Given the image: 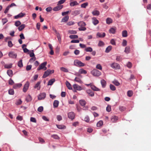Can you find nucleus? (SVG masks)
Here are the masks:
<instances>
[{
    "mask_svg": "<svg viewBox=\"0 0 151 151\" xmlns=\"http://www.w3.org/2000/svg\"><path fill=\"white\" fill-rule=\"evenodd\" d=\"M74 64L75 66L78 67H83L85 65V64L78 60H74Z\"/></svg>",
    "mask_w": 151,
    "mask_h": 151,
    "instance_id": "nucleus-1",
    "label": "nucleus"
},
{
    "mask_svg": "<svg viewBox=\"0 0 151 151\" xmlns=\"http://www.w3.org/2000/svg\"><path fill=\"white\" fill-rule=\"evenodd\" d=\"M47 64L46 62H45L41 63L37 68V70H40L41 69H43L44 70H46L47 69V68L46 67Z\"/></svg>",
    "mask_w": 151,
    "mask_h": 151,
    "instance_id": "nucleus-2",
    "label": "nucleus"
},
{
    "mask_svg": "<svg viewBox=\"0 0 151 151\" xmlns=\"http://www.w3.org/2000/svg\"><path fill=\"white\" fill-rule=\"evenodd\" d=\"M91 73L93 75L96 76H99L101 74V73L100 71L96 69H94L92 70Z\"/></svg>",
    "mask_w": 151,
    "mask_h": 151,
    "instance_id": "nucleus-3",
    "label": "nucleus"
},
{
    "mask_svg": "<svg viewBox=\"0 0 151 151\" xmlns=\"http://www.w3.org/2000/svg\"><path fill=\"white\" fill-rule=\"evenodd\" d=\"M111 67L114 69H119L120 68L119 65L116 63H113L110 64Z\"/></svg>",
    "mask_w": 151,
    "mask_h": 151,
    "instance_id": "nucleus-4",
    "label": "nucleus"
},
{
    "mask_svg": "<svg viewBox=\"0 0 151 151\" xmlns=\"http://www.w3.org/2000/svg\"><path fill=\"white\" fill-rule=\"evenodd\" d=\"M54 72V70H50V69L48 70L45 72L43 76V78H45L48 76L50 73H53Z\"/></svg>",
    "mask_w": 151,
    "mask_h": 151,
    "instance_id": "nucleus-5",
    "label": "nucleus"
},
{
    "mask_svg": "<svg viewBox=\"0 0 151 151\" xmlns=\"http://www.w3.org/2000/svg\"><path fill=\"white\" fill-rule=\"evenodd\" d=\"M75 75L78 76L79 77H76L74 79V81H76L78 83H82L83 82H82L81 78H82V76L80 74L78 75L77 73H76L75 74Z\"/></svg>",
    "mask_w": 151,
    "mask_h": 151,
    "instance_id": "nucleus-6",
    "label": "nucleus"
},
{
    "mask_svg": "<svg viewBox=\"0 0 151 151\" xmlns=\"http://www.w3.org/2000/svg\"><path fill=\"white\" fill-rule=\"evenodd\" d=\"M46 94L45 93H40L37 96L38 99L41 100L44 99L46 97Z\"/></svg>",
    "mask_w": 151,
    "mask_h": 151,
    "instance_id": "nucleus-7",
    "label": "nucleus"
},
{
    "mask_svg": "<svg viewBox=\"0 0 151 151\" xmlns=\"http://www.w3.org/2000/svg\"><path fill=\"white\" fill-rule=\"evenodd\" d=\"M29 86V83L28 81H27L26 83L24 85V87L23 89V91L24 92H26L28 90Z\"/></svg>",
    "mask_w": 151,
    "mask_h": 151,
    "instance_id": "nucleus-8",
    "label": "nucleus"
},
{
    "mask_svg": "<svg viewBox=\"0 0 151 151\" xmlns=\"http://www.w3.org/2000/svg\"><path fill=\"white\" fill-rule=\"evenodd\" d=\"M68 117L71 120L73 119L75 116L74 113L73 112H71L68 113Z\"/></svg>",
    "mask_w": 151,
    "mask_h": 151,
    "instance_id": "nucleus-9",
    "label": "nucleus"
},
{
    "mask_svg": "<svg viewBox=\"0 0 151 151\" xmlns=\"http://www.w3.org/2000/svg\"><path fill=\"white\" fill-rule=\"evenodd\" d=\"M25 15V13L21 12L18 14L14 16V18L15 19H18L19 18L23 17Z\"/></svg>",
    "mask_w": 151,
    "mask_h": 151,
    "instance_id": "nucleus-10",
    "label": "nucleus"
},
{
    "mask_svg": "<svg viewBox=\"0 0 151 151\" xmlns=\"http://www.w3.org/2000/svg\"><path fill=\"white\" fill-rule=\"evenodd\" d=\"M73 87L75 89L78 91H81L83 89L81 86L76 84H74L73 86Z\"/></svg>",
    "mask_w": 151,
    "mask_h": 151,
    "instance_id": "nucleus-11",
    "label": "nucleus"
},
{
    "mask_svg": "<svg viewBox=\"0 0 151 151\" xmlns=\"http://www.w3.org/2000/svg\"><path fill=\"white\" fill-rule=\"evenodd\" d=\"M9 56L11 58H17V54L14 52H10L9 54Z\"/></svg>",
    "mask_w": 151,
    "mask_h": 151,
    "instance_id": "nucleus-12",
    "label": "nucleus"
},
{
    "mask_svg": "<svg viewBox=\"0 0 151 151\" xmlns=\"http://www.w3.org/2000/svg\"><path fill=\"white\" fill-rule=\"evenodd\" d=\"M63 7L62 5H58V6L55 7L53 9V10L55 11H58L61 9Z\"/></svg>",
    "mask_w": 151,
    "mask_h": 151,
    "instance_id": "nucleus-13",
    "label": "nucleus"
},
{
    "mask_svg": "<svg viewBox=\"0 0 151 151\" xmlns=\"http://www.w3.org/2000/svg\"><path fill=\"white\" fill-rule=\"evenodd\" d=\"M86 92L91 97L93 96L94 94V92H92L90 89H88L86 91Z\"/></svg>",
    "mask_w": 151,
    "mask_h": 151,
    "instance_id": "nucleus-14",
    "label": "nucleus"
},
{
    "mask_svg": "<svg viewBox=\"0 0 151 151\" xmlns=\"http://www.w3.org/2000/svg\"><path fill=\"white\" fill-rule=\"evenodd\" d=\"M106 34L104 32H98L96 34V36L98 37H104L105 36Z\"/></svg>",
    "mask_w": 151,
    "mask_h": 151,
    "instance_id": "nucleus-15",
    "label": "nucleus"
},
{
    "mask_svg": "<svg viewBox=\"0 0 151 151\" xmlns=\"http://www.w3.org/2000/svg\"><path fill=\"white\" fill-rule=\"evenodd\" d=\"M92 23L94 25H96L99 23L98 19L95 17H93L92 18Z\"/></svg>",
    "mask_w": 151,
    "mask_h": 151,
    "instance_id": "nucleus-16",
    "label": "nucleus"
},
{
    "mask_svg": "<svg viewBox=\"0 0 151 151\" xmlns=\"http://www.w3.org/2000/svg\"><path fill=\"white\" fill-rule=\"evenodd\" d=\"M40 82L39 81L34 86V88L36 89L37 90H40Z\"/></svg>",
    "mask_w": 151,
    "mask_h": 151,
    "instance_id": "nucleus-17",
    "label": "nucleus"
},
{
    "mask_svg": "<svg viewBox=\"0 0 151 151\" xmlns=\"http://www.w3.org/2000/svg\"><path fill=\"white\" fill-rule=\"evenodd\" d=\"M69 18V16H66L62 19L61 22H66L68 20Z\"/></svg>",
    "mask_w": 151,
    "mask_h": 151,
    "instance_id": "nucleus-18",
    "label": "nucleus"
},
{
    "mask_svg": "<svg viewBox=\"0 0 151 151\" xmlns=\"http://www.w3.org/2000/svg\"><path fill=\"white\" fill-rule=\"evenodd\" d=\"M91 88L94 91H100V89L96 87L95 86L93 85H91Z\"/></svg>",
    "mask_w": 151,
    "mask_h": 151,
    "instance_id": "nucleus-19",
    "label": "nucleus"
},
{
    "mask_svg": "<svg viewBox=\"0 0 151 151\" xmlns=\"http://www.w3.org/2000/svg\"><path fill=\"white\" fill-rule=\"evenodd\" d=\"M118 119V117L115 116H113L111 118V119L112 122H116Z\"/></svg>",
    "mask_w": 151,
    "mask_h": 151,
    "instance_id": "nucleus-20",
    "label": "nucleus"
},
{
    "mask_svg": "<svg viewBox=\"0 0 151 151\" xmlns=\"http://www.w3.org/2000/svg\"><path fill=\"white\" fill-rule=\"evenodd\" d=\"M59 104V102L58 101L55 100L54 101L53 105L54 108H57Z\"/></svg>",
    "mask_w": 151,
    "mask_h": 151,
    "instance_id": "nucleus-21",
    "label": "nucleus"
},
{
    "mask_svg": "<svg viewBox=\"0 0 151 151\" xmlns=\"http://www.w3.org/2000/svg\"><path fill=\"white\" fill-rule=\"evenodd\" d=\"M78 3L76 1H72L70 3V6H75L78 5Z\"/></svg>",
    "mask_w": 151,
    "mask_h": 151,
    "instance_id": "nucleus-22",
    "label": "nucleus"
},
{
    "mask_svg": "<svg viewBox=\"0 0 151 151\" xmlns=\"http://www.w3.org/2000/svg\"><path fill=\"white\" fill-rule=\"evenodd\" d=\"M101 83L103 88L105 87L106 85V82L104 79L101 80Z\"/></svg>",
    "mask_w": 151,
    "mask_h": 151,
    "instance_id": "nucleus-23",
    "label": "nucleus"
},
{
    "mask_svg": "<svg viewBox=\"0 0 151 151\" xmlns=\"http://www.w3.org/2000/svg\"><path fill=\"white\" fill-rule=\"evenodd\" d=\"M80 14V11L78 10H75L73 11L72 13V15L75 16Z\"/></svg>",
    "mask_w": 151,
    "mask_h": 151,
    "instance_id": "nucleus-24",
    "label": "nucleus"
},
{
    "mask_svg": "<svg viewBox=\"0 0 151 151\" xmlns=\"http://www.w3.org/2000/svg\"><path fill=\"white\" fill-rule=\"evenodd\" d=\"M92 14L94 16H98L99 15L100 12L98 11L94 10L92 12Z\"/></svg>",
    "mask_w": 151,
    "mask_h": 151,
    "instance_id": "nucleus-25",
    "label": "nucleus"
},
{
    "mask_svg": "<svg viewBox=\"0 0 151 151\" xmlns=\"http://www.w3.org/2000/svg\"><path fill=\"white\" fill-rule=\"evenodd\" d=\"M65 84L68 89L70 90H71L72 89V87L71 84L68 81H66Z\"/></svg>",
    "mask_w": 151,
    "mask_h": 151,
    "instance_id": "nucleus-26",
    "label": "nucleus"
},
{
    "mask_svg": "<svg viewBox=\"0 0 151 151\" xmlns=\"http://www.w3.org/2000/svg\"><path fill=\"white\" fill-rule=\"evenodd\" d=\"M56 126L58 128L60 129H65L66 128V127L63 125L56 124Z\"/></svg>",
    "mask_w": 151,
    "mask_h": 151,
    "instance_id": "nucleus-27",
    "label": "nucleus"
},
{
    "mask_svg": "<svg viewBox=\"0 0 151 151\" xmlns=\"http://www.w3.org/2000/svg\"><path fill=\"white\" fill-rule=\"evenodd\" d=\"M79 73L80 74H86L87 73V71L83 69H81L79 70Z\"/></svg>",
    "mask_w": 151,
    "mask_h": 151,
    "instance_id": "nucleus-28",
    "label": "nucleus"
},
{
    "mask_svg": "<svg viewBox=\"0 0 151 151\" xmlns=\"http://www.w3.org/2000/svg\"><path fill=\"white\" fill-rule=\"evenodd\" d=\"M116 28H111L109 30V32L110 33L114 34L115 32Z\"/></svg>",
    "mask_w": 151,
    "mask_h": 151,
    "instance_id": "nucleus-29",
    "label": "nucleus"
},
{
    "mask_svg": "<svg viewBox=\"0 0 151 151\" xmlns=\"http://www.w3.org/2000/svg\"><path fill=\"white\" fill-rule=\"evenodd\" d=\"M22 85V84L20 83L16 84L13 86V87L14 89H16L18 88L21 87Z\"/></svg>",
    "mask_w": 151,
    "mask_h": 151,
    "instance_id": "nucleus-30",
    "label": "nucleus"
},
{
    "mask_svg": "<svg viewBox=\"0 0 151 151\" xmlns=\"http://www.w3.org/2000/svg\"><path fill=\"white\" fill-rule=\"evenodd\" d=\"M78 26L80 27L85 26L86 25L85 23L83 21L78 22Z\"/></svg>",
    "mask_w": 151,
    "mask_h": 151,
    "instance_id": "nucleus-31",
    "label": "nucleus"
},
{
    "mask_svg": "<svg viewBox=\"0 0 151 151\" xmlns=\"http://www.w3.org/2000/svg\"><path fill=\"white\" fill-rule=\"evenodd\" d=\"M55 80L54 78H52L48 82L47 85H52L54 82L55 81Z\"/></svg>",
    "mask_w": 151,
    "mask_h": 151,
    "instance_id": "nucleus-32",
    "label": "nucleus"
},
{
    "mask_svg": "<svg viewBox=\"0 0 151 151\" xmlns=\"http://www.w3.org/2000/svg\"><path fill=\"white\" fill-rule=\"evenodd\" d=\"M103 122L102 121H99L96 124L97 127H100L101 126L103 125Z\"/></svg>",
    "mask_w": 151,
    "mask_h": 151,
    "instance_id": "nucleus-33",
    "label": "nucleus"
},
{
    "mask_svg": "<svg viewBox=\"0 0 151 151\" xmlns=\"http://www.w3.org/2000/svg\"><path fill=\"white\" fill-rule=\"evenodd\" d=\"M80 104L82 106H84L86 104V101L83 100H81L79 101Z\"/></svg>",
    "mask_w": 151,
    "mask_h": 151,
    "instance_id": "nucleus-34",
    "label": "nucleus"
},
{
    "mask_svg": "<svg viewBox=\"0 0 151 151\" xmlns=\"http://www.w3.org/2000/svg\"><path fill=\"white\" fill-rule=\"evenodd\" d=\"M60 70L63 72H66V73L68 72V69H67L66 68H65L64 67H61L60 68Z\"/></svg>",
    "mask_w": 151,
    "mask_h": 151,
    "instance_id": "nucleus-35",
    "label": "nucleus"
},
{
    "mask_svg": "<svg viewBox=\"0 0 151 151\" xmlns=\"http://www.w3.org/2000/svg\"><path fill=\"white\" fill-rule=\"evenodd\" d=\"M112 22V19L109 18H108L106 19V23L108 24H109Z\"/></svg>",
    "mask_w": 151,
    "mask_h": 151,
    "instance_id": "nucleus-36",
    "label": "nucleus"
},
{
    "mask_svg": "<svg viewBox=\"0 0 151 151\" xmlns=\"http://www.w3.org/2000/svg\"><path fill=\"white\" fill-rule=\"evenodd\" d=\"M85 51L87 52H91L92 51L93 49L91 47H88L86 48H85Z\"/></svg>",
    "mask_w": 151,
    "mask_h": 151,
    "instance_id": "nucleus-37",
    "label": "nucleus"
},
{
    "mask_svg": "<svg viewBox=\"0 0 151 151\" xmlns=\"http://www.w3.org/2000/svg\"><path fill=\"white\" fill-rule=\"evenodd\" d=\"M112 49V46H108L106 49L105 52L106 53L109 52Z\"/></svg>",
    "mask_w": 151,
    "mask_h": 151,
    "instance_id": "nucleus-38",
    "label": "nucleus"
},
{
    "mask_svg": "<svg viewBox=\"0 0 151 151\" xmlns=\"http://www.w3.org/2000/svg\"><path fill=\"white\" fill-rule=\"evenodd\" d=\"M26 101L27 102H29L32 100V98L30 95H28L26 98Z\"/></svg>",
    "mask_w": 151,
    "mask_h": 151,
    "instance_id": "nucleus-39",
    "label": "nucleus"
},
{
    "mask_svg": "<svg viewBox=\"0 0 151 151\" xmlns=\"http://www.w3.org/2000/svg\"><path fill=\"white\" fill-rule=\"evenodd\" d=\"M12 64L10 63L9 64H6L4 65V67L5 68H12Z\"/></svg>",
    "mask_w": 151,
    "mask_h": 151,
    "instance_id": "nucleus-40",
    "label": "nucleus"
},
{
    "mask_svg": "<svg viewBox=\"0 0 151 151\" xmlns=\"http://www.w3.org/2000/svg\"><path fill=\"white\" fill-rule=\"evenodd\" d=\"M88 5V2L82 4L81 5V7L82 8H85Z\"/></svg>",
    "mask_w": 151,
    "mask_h": 151,
    "instance_id": "nucleus-41",
    "label": "nucleus"
},
{
    "mask_svg": "<svg viewBox=\"0 0 151 151\" xmlns=\"http://www.w3.org/2000/svg\"><path fill=\"white\" fill-rule=\"evenodd\" d=\"M112 83L115 85L117 86H118L120 85V83L117 80H114V81H113Z\"/></svg>",
    "mask_w": 151,
    "mask_h": 151,
    "instance_id": "nucleus-42",
    "label": "nucleus"
},
{
    "mask_svg": "<svg viewBox=\"0 0 151 151\" xmlns=\"http://www.w3.org/2000/svg\"><path fill=\"white\" fill-rule=\"evenodd\" d=\"M25 25L24 24H22L19 27L18 29L19 31H21L23 29Z\"/></svg>",
    "mask_w": 151,
    "mask_h": 151,
    "instance_id": "nucleus-43",
    "label": "nucleus"
},
{
    "mask_svg": "<svg viewBox=\"0 0 151 151\" xmlns=\"http://www.w3.org/2000/svg\"><path fill=\"white\" fill-rule=\"evenodd\" d=\"M69 37L71 39H77L78 37L76 35H71L69 36Z\"/></svg>",
    "mask_w": 151,
    "mask_h": 151,
    "instance_id": "nucleus-44",
    "label": "nucleus"
},
{
    "mask_svg": "<svg viewBox=\"0 0 151 151\" xmlns=\"http://www.w3.org/2000/svg\"><path fill=\"white\" fill-rule=\"evenodd\" d=\"M7 74L9 76H12V71L11 70H8L7 72Z\"/></svg>",
    "mask_w": 151,
    "mask_h": 151,
    "instance_id": "nucleus-45",
    "label": "nucleus"
},
{
    "mask_svg": "<svg viewBox=\"0 0 151 151\" xmlns=\"http://www.w3.org/2000/svg\"><path fill=\"white\" fill-rule=\"evenodd\" d=\"M68 32L70 34H75L77 33L76 31L73 30H69L68 31Z\"/></svg>",
    "mask_w": 151,
    "mask_h": 151,
    "instance_id": "nucleus-46",
    "label": "nucleus"
},
{
    "mask_svg": "<svg viewBox=\"0 0 151 151\" xmlns=\"http://www.w3.org/2000/svg\"><path fill=\"white\" fill-rule=\"evenodd\" d=\"M122 35L123 37H127V31L126 30L123 31L122 32Z\"/></svg>",
    "mask_w": 151,
    "mask_h": 151,
    "instance_id": "nucleus-47",
    "label": "nucleus"
},
{
    "mask_svg": "<svg viewBox=\"0 0 151 151\" xmlns=\"http://www.w3.org/2000/svg\"><path fill=\"white\" fill-rule=\"evenodd\" d=\"M130 51V47L129 46H127L126 47L124 50L125 52L126 53H128Z\"/></svg>",
    "mask_w": 151,
    "mask_h": 151,
    "instance_id": "nucleus-48",
    "label": "nucleus"
},
{
    "mask_svg": "<svg viewBox=\"0 0 151 151\" xmlns=\"http://www.w3.org/2000/svg\"><path fill=\"white\" fill-rule=\"evenodd\" d=\"M18 65L20 68L22 67L23 66V64L22 60H21L18 62Z\"/></svg>",
    "mask_w": 151,
    "mask_h": 151,
    "instance_id": "nucleus-49",
    "label": "nucleus"
},
{
    "mask_svg": "<svg viewBox=\"0 0 151 151\" xmlns=\"http://www.w3.org/2000/svg\"><path fill=\"white\" fill-rule=\"evenodd\" d=\"M96 68L100 70H102V66L99 64H98L96 65Z\"/></svg>",
    "mask_w": 151,
    "mask_h": 151,
    "instance_id": "nucleus-50",
    "label": "nucleus"
},
{
    "mask_svg": "<svg viewBox=\"0 0 151 151\" xmlns=\"http://www.w3.org/2000/svg\"><path fill=\"white\" fill-rule=\"evenodd\" d=\"M104 43L103 41H100L99 42L98 45L99 47H102L104 46Z\"/></svg>",
    "mask_w": 151,
    "mask_h": 151,
    "instance_id": "nucleus-51",
    "label": "nucleus"
},
{
    "mask_svg": "<svg viewBox=\"0 0 151 151\" xmlns=\"http://www.w3.org/2000/svg\"><path fill=\"white\" fill-rule=\"evenodd\" d=\"M127 96L129 97H131L133 95V92L131 91H129L127 92Z\"/></svg>",
    "mask_w": 151,
    "mask_h": 151,
    "instance_id": "nucleus-52",
    "label": "nucleus"
},
{
    "mask_svg": "<svg viewBox=\"0 0 151 151\" xmlns=\"http://www.w3.org/2000/svg\"><path fill=\"white\" fill-rule=\"evenodd\" d=\"M84 121L87 122H89L90 121V119L89 117L88 116H86L84 118Z\"/></svg>",
    "mask_w": 151,
    "mask_h": 151,
    "instance_id": "nucleus-53",
    "label": "nucleus"
},
{
    "mask_svg": "<svg viewBox=\"0 0 151 151\" xmlns=\"http://www.w3.org/2000/svg\"><path fill=\"white\" fill-rule=\"evenodd\" d=\"M30 52H31L29 53L30 56L31 57H34L35 55L34 53V50H32Z\"/></svg>",
    "mask_w": 151,
    "mask_h": 151,
    "instance_id": "nucleus-54",
    "label": "nucleus"
},
{
    "mask_svg": "<svg viewBox=\"0 0 151 151\" xmlns=\"http://www.w3.org/2000/svg\"><path fill=\"white\" fill-rule=\"evenodd\" d=\"M110 89L112 91H115L116 90L115 87L112 84L110 85Z\"/></svg>",
    "mask_w": 151,
    "mask_h": 151,
    "instance_id": "nucleus-55",
    "label": "nucleus"
},
{
    "mask_svg": "<svg viewBox=\"0 0 151 151\" xmlns=\"http://www.w3.org/2000/svg\"><path fill=\"white\" fill-rule=\"evenodd\" d=\"M79 31H85L86 29V28L84 26L80 27L78 28Z\"/></svg>",
    "mask_w": 151,
    "mask_h": 151,
    "instance_id": "nucleus-56",
    "label": "nucleus"
},
{
    "mask_svg": "<svg viewBox=\"0 0 151 151\" xmlns=\"http://www.w3.org/2000/svg\"><path fill=\"white\" fill-rule=\"evenodd\" d=\"M56 118L57 120L58 121H60L62 119V116L60 115H58L57 116Z\"/></svg>",
    "mask_w": 151,
    "mask_h": 151,
    "instance_id": "nucleus-57",
    "label": "nucleus"
},
{
    "mask_svg": "<svg viewBox=\"0 0 151 151\" xmlns=\"http://www.w3.org/2000/svg\"><path fill=\"white\" fill-rule=\"evenodd\" d=\"M65 1V0H60L58 2L57 5H60L63 4Z\"/></svg>",
    "mask_w": 151,
    "mask_h": 151,
    "instance_id": "nucleus-58",
    "label": "nucleus"
},
{
    "mask_svg": "<svg viewBox=\"0 0 151 151\" xmlns=\"http://www.w3.org/2000/svg\"><path fill=\"white\" fill-rule=\"evenodd\" d=\"M51 137L55 139H58L59 137L56 134H54L51 135Z\"/></svg>",
    "mask_w": 151,
    "mask_h": 151,
    "instance_id": "nucleus-59",
    "label": "nucleus"
},
{
    "mask_svg": "<svg viewBox=\"0 0 151 151\" xmlns=\"http://www.w3.org/2000/svg\"><path fill=\"white\" fill-rule=\"evenodd\" d=\"M9 93L10 95H13L14 93V90L11 89L9 90Z\"/></svg>",
    "mask_w": 151,
    "mask_h": 151,
    "instance_id": "nucleus-60",
    "label": "nucleus"
},
{
    "mask_svg": "<svg viewBox=\"0 0 151 151\" xmlns=\"http://www.w3.org/2000/svg\"><path fill=\"white\" fill-rule=\"evenodd\" d=\"M43 110V108L42 106H40L38 108L37 111L39 112H42Z\"/></svg>",
    "mask_w": 151,
    "mask_h": 151,
    "instance_id": "nucleus-61",
    "label": "nucleus"
},
{
    "mask_svg": "<svg viewBox=\"0 0 151 151\" xmlns=\"http://www.w3.org/2000/svg\"><path fill=\"white\" fill-rule=\"evenodd\" d=\"M75 24V22L73 21H69L67 23V25L68 26H71Z\"/></svg>",
    "mask_w": 151,
    "mask_h": 151,
    "instance_id": "nucleus-62",
    "label": "nucleus"
},
{
    "mask_svg": "<svg viewBox=\"0 0 151 151\" xmlns=\"http://www.w3.org/2000/svg\"><path fill=\"white\" fill-rule=\"evenodd\" d=\"M106 110L108 112H110L111 110V108L110 106L108 105L106 108Z\"/></svg>",
    "mask_w": 151,
    "mask_h": 151,
    "instance_id": "nucleus-63",
    "label": "nucleus"
},
{
    "mask_svg": "<svg viewBox=\"0 0 151 151\" xmlns=\"http://www.w3.org/2000/svg\"><path fill=\"white\" fill-rule=\"evenodd\" d=\"M21 23L19 21H18L15 22V25L17 27H18L20 25Z\"/></svg>",
    "mask_w": 151,
    "mask_h": 151,
    "instance_id": "nucleus-64",
    "label": "nucleus"
}]
</instances>
